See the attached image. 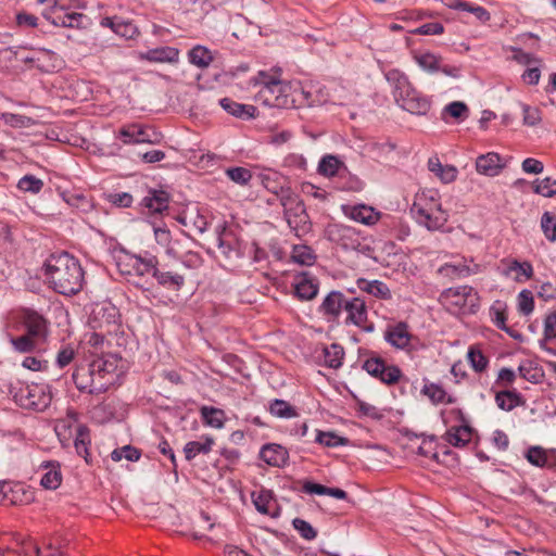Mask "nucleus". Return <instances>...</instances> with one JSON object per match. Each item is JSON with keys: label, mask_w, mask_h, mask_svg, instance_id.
Instances as JSON below:
<instances>
[{"label": "nucleus", "mask_w": 556, "mask_h": 556, "mask_svg": "<svg viewBox=\"0 0 556 556\" xmlns=\"http://www.w3.org/2000/svg\"><path fill=\"white\" fill-rule=\"evenodd\" d=\"M50 288L65 296L78 294L85 285V271L79 261L67 252L51 254L43 264Z\"/></svg>", "instance_id": "f257e3e1"}, {"label": "nucleus", "mask_w": 556, "mask_h": 556, "mask_svg": "<svg viewBox=\"0 0 556 556\" xmlns=\"http://www.w3.org/2000/svg\"><path fill=\"white\" fill-rule=\"evenodd\" d=\"M386 78L393 87V97L395 102L405 111L426 115L431 108V100L422 92L417 90L408 80L407 76L397 70H391L386 74Z\"/></svg>", "instance_id": "f03ea898"}, {"label": "nucleus", "mask_w": 556, "mask_h": 556, "mask_svg": "<svg viewBox=\"0 0 556 556\" xmlns=\"http://www.w3.org/2000/svg\"><path fill=\"white\" fill-rule=\"evenodd\" d=\"M3 388L13 401L24 409L45 410L51 403L49 386L41 383H24L20 380L3 381Z\"/></svg>", "instance_id": "7ed1b4c3"}, {"label": "nucleus", "mask_w": 556, "mask_h": 556, "mask_svg": "<svg viewBox=\"0 0 556 556\" xmlns=\"http://www.w3.org/2000/svg\"><path fill=\"white\" fill-rule=\"evenodd\" d=\"M439 300L454 315L476 314L480 307V296L470 286L447 288L441 292Z\"/></svg>", "instance_id": "20e7f679"}, {"label": "nucleus", "mask_w": 556, "mask_h": 556, "mask_svg": "<svg viewBox=\"0 0 556 556\" xmlns=\"http://www.w3.org/2000/svg\"><path fill=\"white\" fill-rule=\"evenodd\" d=\"M280 205L283 207L285 219L295 236L301 237L311 231L312 223L309 216L303 200L296 192L285 194Z\"/></svg>", "instance_id": "39448f33"}, {"label": "nucleus", "mask_w": 556, "mask_h": 556, "mask_svg": "<svg viewBox=\"0 0 556 556\" xmlns=\"http://www.w3.org/2000/svg\"><path fill=\"white\" fill-rule=\"evenodd\" d=\"M365 355L367 357L362 364V369L381 383L390 387L404 378L399 366L388 364L377 352L366 351Z\"/></svg>", "instance_id": "423d86ee"}, {"label": "nucleus", "mask_w": 556, "mask_h": 556, "mask_svg": "<svg viewBox=\"0 0 556 556\" xmlns=\"http://www.w3.org/2000/svg\"><path fill=\"white\" fill-rule=\"evenodd\" d=\"M116 138L124 144H157L162 141L163 135L152 126L131 123L121 127Z\"/></svg>", "instance_id": "0eeeda50"}, {"label": "nucleus", "mask_w": 556, "mask_h": 556, "mask_svg": "<svg viewBox=\"0 0 556 556\" xmlns=\"http://www.w3.org/2000/svg\"><path fill=\"white\" fill-rule=\"evenodd\" d=\"M17 327L28 337L46 342L49 336V321L38 312L24 308L16 317Z\"/></svg>", "instance_id": "6e6552de"}, {"label": "nucleus", "mask_w": 556, "mask_h": 556, "mask_svg": "<svg viewBox=\"0 0 556 556\" xmlns=\"http://www.w3.org/2000/svg\"><path fill=\"white\" fill-rule=\"evenodd\" d=\"M266 87H262L258 92L260 99L269 108H288L294 103V99H289L286 93L287 86L280 78L266 80Z\"/></svg>", "instance_id": "1a4fd4ad"}, {"label": "nucleus", "mask_w": 556, "mask_h": 556, "mask_svg": "<svg viewBox=\"0 0 556 556\" xmlns=\"http://www.w3.org/2000/svg\"><path fill=\"white\" fill-rule=\"evenodd\" d=\"M325 238L345 250H355L359 245L357 231L342 224H329L325 228Z\"/></svg>", "instance_id": "9d476101"}, {"label": "nucleus", "mask_w": 556, "mask_h": 556, "mask_svg": "<svg viewBox=\"0 0 556 556\" xmlns=\"http://www.w3.org/2000/svg\"><path fill=\"white\" fill-rule=\"evenodd\" d=\"M346 312L345 325H355L366 332H372L375 325L367 323V307L365 301L358 296L348 299L343 308Z\"/></svg>", "instance_id": "9b49d317"}, {"label": "nucleus", "mask_w": 556, "mask_h": 556, "mask_svg": "<svg viewBox=\"0 0 556 556\" xmlns=\"http://www.w3.org/2000/svg\"><path fill=\"white\" fill-rule=\"evenodd\" d=\"M43 17L52 25L65 28H84V22L87 16L83 13L67 12L63 7L55 3L49 12L43 13Z\"/></svg>", "instance_id": "f8f14e48"}, {"label": "nucleus", "mask_w": 556, "mask_h": 556, "mask_svg": "<svg viewBox=\"0 0 556 556\" xmlns=\"http://www.w3.org/2000/svg\"><path fill=\"white\" fill-rule=\"evenodd\" d=\"M73 381L76 386V388L80 392H87L89 394H101L104 393L109 389L108 383H103L98 380L97 375H91L89 372V367H77L73 375H72Z\"/></svg>", "instance_id": "ddd939ff"}, {"label": "nucleus", "mask_w": 556, "mask_h": 556, "mask_svg": "<svg viewBox=\"0 0 556 556\" xmlns=\"http://www.w3.org/2000/svg\"><path fill=\"white\" fill-rule=\"evenodd\" d=\"M153 279L159 287L174 292L180 291L186 285L185 274L172 269L167 264H159Z\"/></svg>", "instance_id": "4468645a"}, {"label": "nucleus", "mask_w": 556, "mask_h": 556, "mask_svg": "<svg viewBox=\"0 0 556 556\" xmlns=\"http://www.w3.org/2000/svg\"><path fill=\"white\" fill-rule=\"evenodd\" d=\"M412 212L416 214L417 222L430 231L442 229L448 218L444 210L435 211L428 206L412 208Z\"/></svg>", "instance_id": "2eb2a0df"}, {"label": "nucleus", "mask_w": 556, "mask_h": 556, "mask_svg": "<svg viewBox=\"0 0 556 556\" xmlns=\"http://www.w3.org/2000/svg\"><path fill=\"white\" fill-rule=\"evenodd\" d=\"M262 186L271 192L278 199L279 203L282 202V197L288 192H294L290 186L287 185L286 178L278 172L268 170L260 174Z\"/></svg>", "instance_id": "dca6fc26"}, {"label": "nucleus", "mask_w": 556, "mask_h": 556, "mask_svg": "<svg viewBox=\"0 0 556 556\" xmlns=\"http://www.w3.org/2000/svg\"><path fill=\"white\" fill-rule=\"evenodd\" d=\"M100 25L111 28L113 33L125 39H132L139 34L138 27L132 21L116 15L101 18Z\"/></svg>", "instance_id": "f3484780"}, {"label": "nucleus", "mask_w": 556, "mask_h": 556, "mask_svg": "<svg viewBox=\"0 0 556 556\" xmlns=\"http://www.w3.org/2000/svg\"><path fill=\"white\" fill-rule=\"evenodd\" d=\"M260 457L269 466L282 468L288 464L289 453L280 444L267 443L261 448Z\"/></svg>", "instance_id": "a211bd4d"}, {"label": "nucleus", "mask_w": 556, "mask_h": 556, "mask_svg": "<svg viewBox=\"0 0 556 556\" xmlns=\"http://www.w3.org/2000/svg\"><path fill=\"white\" fill-rule=\"evenodd\" d=\"M294 290L300 300H312L318 293V281L309 273L302 271L295 277Z\"/></svg>", "instance_id": "6ab92c4d"}, {"label": "nucleus", "mask_w": 556, "mask_h": 556, "mask_svg": "<svg viewBox=\"0 0 556 556\" xmlns=\"http://www.w3.org/2000/svg\"><path fill=\"white\" fill-rule=\"evenodd\" d=\"M504 166L500 154L495 152L479 155L476 160L477 172L489 177L497 176Z\"/></svg>", "instance_id": "aec40b11"}, {"label": "nucleus", "mask_w": 556, "mask_h": 556, "mask_svg": "<svg viewBox=\"0 0 556 556\" xmlns=\"http://www.w3.org/2000/svg\"><path fill=\"white\" fill-rule=\"evenodd\" d=\"M218 248L228 258H239L243 255L240 250V243L233 238L231 232H227L225 226L216 228Z\"/></svg>", "instance_id": "412c9836"}, {"label": "nucleus", "mask_w": 556, "mask_h": 556, "mask_svg": "<svg viewBox=\"0 0 556 556\" xmlns=\"http://www.w3.org/2000/svg\"><path fill=\"white\" fill-rule=\"evenodd\" d=\"M170 195L164 190L150 189L141 200V205L151 213L162 214L168 210Z\"/></svg>", "instance_id": "4be33fe9"}, {"label": "nucleus", "mask_w": 556, "mask_h": 556, "mask_svg": "<svg viewBox=\"0 0 556 556\" xmlns=\"http://www.w3.org/2000/svg\"><path fill=\"white\" fill-rule=\"evenodd\" d=\"M131 260V266L138 276L150 275L152 278H154L155 271L160 264L155 255L146 251L143 253L132 255Z\"/></svg>", "instance_id": "5701e85b"}, {"label": "nucleus", "mask_w": 556, "mask_h": 556, "mask_svg": "<svg viewBox=\"0 0 556 556\" xmlns=\"http://www.w3.org/2000/svg\"><path fill=\"white\" fill-rule=\"evenodd\" d=\"M348 298L340 291H331L324 299L319 311L328 317L337 319L344 308Z\"/></svg>", "instance_id": "b1692460"}, {"label": "nucleus", "mask_w": 556, "mask_h": 556, "mask_svg": "<svg viewBox=\"0 0 556 556\" xmlns=\"http://www.w3.org/2000/svg\"><path fill=\"white\" fill-rule=\"evenodd\" d=\"M220 106L229 114L243 121L252 119L257 114V108L251 104L238 103L230 98L219 100Z\"/></svg>", "instance_id": "393cba45"}, {"label": "nucleus", "mask_w": 556, "mask_h": 556, "mask_svg": "<svg viewBox=\"0 0 556 556\" xmlns=\"http://www.w3.org/2000/svg\"><path fill=\"white\" fill-rule=\"evenodd\" d=\"M343 211L351 219L364 225H374L379 219V213H376L371 206L365 204L343 206Z\"/></svg>", "instance_id": "a878e982"}, {"label": "nucleus", "mask_w": 556, "mask_h": 556, "mask_svg": "<svg viewBox=\"0 0 556 556\" xmlns=\"http://www.w3.org/2000/svg\"><path fill=\"white\" fill-rule=\"evenodd\" d=\"M495 403L500 409L510 412L517 406L525 405L526 400L516 389L501 390L495 393Z\"/></svg>", "instance_id": "bb28decb"}, {"label": "nucleus", "mask_w": 556, "mask_h": 556, "mask_svg": "<svg viewBox=\"0 0 556 556\" xmlns=\"http://www.w3.org/2000/svg\"><path fill=\"white\" fill-rule=\"evenodd\" d=\"M94 314L100 319L98 327L101 329L106 327L108 332L115 331L121 324V314L112 304L101 306Z\"/></svg>", "instance_id": "cd10ccee"}, {"label": "nucleus", "mask_w": 556, "mask_h": 556, "mask_svg": "<svg viewBox=\"0 0 556 556\" xmlns=\"http://www.w3.org/2000/svg\"><path fill=\"white\" fill-rule=\"evenodd\" d=\"M472 433L473 429L468 425L454 426L446 431L444 439L455 447H464L471 441Z\"/></svg>", "instance_id": "c85d7f7f"}, {"label": "nucleus", "mask_w": 556, "mask_h": 556, "mask_svg": "<svg viewBox=\"0 0 556 556\" xmlns=\"http://www.w3.org/2000/svg\"><path fill=\"white\" fill-rule=\"evenodd\" d=\"M503 263L507 264L503 275L509 276L513 271H516L517 276L514 278L516 282H523L531 279L533 276V266L529 261L519 262L516 258H511L507 261L504 260Z\"/></svg>", "instance_id": "c756f323"}, {"label": "nucleus", "mask_w": 556, "mask_h": 556, "mask_svg": "<svg viewBox=\"0 0 556 556\" xmlns=\"http://www.w3.org/2000/svg\"><path fill=\"white\" fill-rule=\"evenodd\" d=\"M409 333L405 323H399L394 327L389 328L384 333V340L392 346L405 349L409 343Z\"/></svg>", "instance_id": "7c9ffc66"}, {"label": "nucleus", "mask_w": 556, "mask_h": 556, "mask_svg": "<svg viewBox=\"0 0 556 556\" xmlns=\"http://www.w3.org/2000/svg\"><path fill=\"white\" fill-rule=\"evenodd\" d=\"M179 51L177 48L165 46L148 50L142 58L150 62L174 63L178 61Z\"/></svg>", "instance_id": "2f4dec72"}, {"label": "nucleus", "mask_w": 556, "mask_h": 556, "mask_svg": "<svg viewBox=\"0 0 556 556\" xmlns=\"http://www.w3.org/2000/svg\"><path fill=\"white\" fill-rule=\"evenodd\" d=\"M343 172H348V168L336 155L328 154L323 156L319 161L318 173L325 177L341 176Z\"/></svg>", "instance_id": "473e14b6"}, {"label": "nucleus", "mask_w": 556, "mask_h": 556, "mask_svg": "<svg viewBox=\"0 0 556 556\" xmlns=\"http://www.w3.org/2000/svg\"><path fill=\"white\" fill-rule=\"evenodd\" d=\"M428 169L444 184L453 182L457 178V169L453 165H443L439 157L428 160Z\"/></svg>", "instance_id": "72a5a7b5"}, {"label": "nucleus", "mask_w": 556, "mask_h": 556, "mask_svg": "<svg viewBox=\"0 0 556 556\" xmlns=\"http://www.w3.org/2000/svg\"><path fill=\"white\" fill-rule=\"evenodd\" d=\"M302 492L316 495H329L338 500H348V493L339 488H329L309 480H305Z\"/></svg>", "instance_id": "f704fd0d"}, {"label": "nucleus", "mask_w": 556, "mask_h": 556, "mask_svg": "<svg viewBox=\"0 0 556 556\" xmlns=\"http://www.w3.org/2000/svg\"><path fill=\"white\" fill-rule=\"evenodd\" d=\"M357 287L367 292L370 295H374L377 299L388 300L391 299V291L389 287L380 281V280H366L361 278L357 280Z\"/></svg>", "instance_id": "c9c22d12"}, {"label": "nucleus", "mask_w": 556, "mask_h": 556, "mask_svg": "<svg viewBox=\"0 0 556 556\" xmlns=\"http://www.w3.org/2000/svg\"><path fill=\"white\" fill-rule=\"evenodd\" d=\"M9 341L13 350L21 354L33 353L38 349L40 344L43 343L36 338L28 337L26 333L17 337L10 336Z\"/></svg>", "instance_id": "e433bc0d"}, {"label": "nucleus", "mask_w": 556, "mask_h": 556, "mask_svg": "<svg viewBox=\"0 0 556 556\" xmlns=\"http://www.w3.org/2000/svg\"><path fill=\"white\" fill-rule=\"evenodd\" d=\"M446 277L450 278H465L479 271V265L475 264L472 267L465 263L445 264L439 270Z\"/></svg>", "instance_id": "4c0bfd02"}, {"label": "nucleus", "mask_w": 556, "mask_h": 556, "mask_svg": "<svg viewBox=\"0 0 556 556\" xmlns=\"http://www.w3.org/2000/svg\"><path fill=\"white\" fill-rule=\"evenodd\" d=\"M188 60L192 65L203 70L210 66L214 58L210 49L198 45L188 52Z\"/></svg>", "instance_id": "58836bf2"}, {"label": "nucleus", "mask_w": 556, "mask_h": 556, "mask_svg": "<svg viewBox=\"0 0 556 556\" xmlns=\"http://www.w3.org/2000/svg\"><path fill=\"white\" fill-rule=\"evenodd\" d=\"M518 371L521 378L534 384L542 382L544 378L543 368L532 361L522 362Z\"/></svg>", "instance_id": "ea45409f"}, {"label": "nucleus", "mask_w": 556, "mask_h": 556, "mask_svg": "<svg viewBox=\"0 0 556 556\" xmlns=\"http://www.w3.org/2000/svg\"><path fill=\"white\" fill-rule=\"evenodd\" d=\"M274 501L273 491L262 489L257 494L252 493V502L256 510L263 515L275 517L277 514L271 511V504Z\"/></svg>", "instance_id": "a19ab883"}, {"label": "nucleus", "mask_w": 556, "mask_h": 556, "mask_svg": "<svg viewBox=\"0 0 556 556\" xmlns=\"http://www.w3.org/2000/svg\"><path fill=\"white\" fill-rule=\"evenodd\" d=\"M422 206H428L434 208L435 211H442V205L440 203V194L435 189L424 190L416 195V200L412 206V208H418Z\"/></svg>", "instance_id": "79ce46f5"}, {"label": "nucleus", "mask_w": 556, "mask_h": 556, "mask_svg": "<svg viewBox=\"0 0 556 556\" xmlns=\"http://www.w3.org/2000/svg\"><path fill=\"white\" fill-rule=\"evenodd\" d=\"M448 8L457 11L469 12L482 23L488 22L491 17L486 9L465 0H454L451 4H448Z\"/></svg>", "instance_id": "37998d69"}, {"label": "nucleus", "mask_w": 556, "mask_h": 556, "mask_svg": "<svg viewBox=\"0 0 556 556\" xmlns=\"http://www.w3.org/2000/svg\"><path fill=\"white\" fill-rule=\"evenodd\" d=\"M202 420L205 425L220 429L225 424V412L213 406H202L200 409Z\"/></svg>", "instance_id": "c03bdc74"}, {"label": "nucleus", "mask_w": 556, "mask_h": 556, "mask_svg": "<svg viewBox=\"0 0 556 556\" xmlns=\"http://www.w3.org/2000/svg\"><path fill=\"white\" fill-rule=\"evenodd\" d=\"M214 445V439L210 435L205 437L204 442L190 441L184 447L187 460H192L198 454H207Z\"/></svg>", "instance_id": "a18cd8bd"}, {"label": "nucleus", "mask_w": 556, "mask_h": 556, "mask_svg": "<svg viewBox=\"0 0 556 556\" xmlns=\"http://www.w3.org/2000/svg\"><path fill=\"white\" fill-rule=\"evenodd\" d=\"M269 413L278 418H294L298 417V410L294 406L289 404L285 400L275 399L269 402L268 406Z\"/></svg>", "instance_id": "49530a36"}, {"label": "nucleus", "mask_w": 556, "mask_h": 556, "mask_svg": "<svg viewBox=\"0 0 556 556\" xmlns=\"http://www.w3.org/2000/svg\"><path fill=\"white\" fill-rule=\"evenodd\" d=\"M344 357V349L338 343H332L324 349L325 365L332 369H338L342 366Z\"/></svg>", "instance_id": "de8ad7c7"}, {"label": "nucleus", "mask_w": 556, "mask_h": 556, "mask_svg": "<svg viewBox=\"0 0 556 556\" xmlns=\"http://www.w3.org/2000/svg\"><path fill=\"white\" fill-rule=\"evenodd\" d=\"M117 368V358H98L92 361L89 365V372L93 376L97 375L98 378H102V374H112Z\"/></svg>", "instance_id": "09e8293b"}, {"label": "nucleus", "mask_w": 556, "mask_h": 556, "mask_svg": "<svg viewBox=\"0 0 556 556\" xmlns=\"http://www.w3.org/2000/svg\"><path fill=\"white\" fill-rule=\"evenodd\" d=\"M291 258L300 265L311 266L315 263L316 255L311 247L300 244L293 247Z\"/></svg>", "instance_id": "8fccbe9b"}, {"label": "nucleus", "mask_w": 556, "mask_h": 556, "mask_svg": "<svg viewBox=\"0 0 556 556\" xmlns=\"http://www.w3.org/2000/svg\"><path fill=\"white\" fill-rule=\"evenodd\" d=\"M90 444L89 429L85 425H79L76 429V437L74 440V446L79 456H83L87 460L88 445Z\"/></svg>", "instance_id": "3c124183"}, {"label": "nucleus", "mask_w": 556, "mask_h": 556, "mask_svg": "<svg viewBox=\"0 0 556 556\" xmlns=\"http://www.w3.org/2000/svg\"><path fill=\"white\" fill-rule=\"evenodd\" d=\"M421 392H422V394L427 395L430 399V401L434 404H439V403L452 404V403H454V399H452L451 396H447L445 390L439 384H435V383L425 384Z\"/></svg>", "instance_id": "603ef678"}, {"label": "nucleus", "mask_w": 556, "mask_h": 556, "mask_svg": "<svg viewBox=\"0 0 556 556\" xmlns=\"http://www.w3.org/2000/svg\"><path fill=\"white\" fill-rule=\"evenodd\" d=\"M153 231H154V237H155V241L159 245L165 248V252L167 255H175L177 254V249L173 245H175V243H172V233L169 231V229L167 227H154L153 228Z\"/></svg>", "instance_id": "864d4df0"}, {"label": "nucleus", "mask_w": 556, "mask_h": 556, "mask_svg": "<svg viewBox=\"0 0 556 556\" xmlns=\"http://www.w3.org/2000/svg\"><path fill=\"white\" fill-rule=\"evenodd\" d=\"M315 442L325 445L327 447L345 446L349 444V439L340 437L334 432H324L317 430Z\"/></svg>", "instance_id": "5fc2aeb1"}, {"label": "nucleus", "mask_w": 556, "mask_h": 556, "mask_svg": "<svg viewBox=\"0 0 556 556\" xmlns=\"http://www.w3.org/2000/svg\"><path fill=\"white\" fill-rule=\"evenodd\" d=\"M533 192L541 194L545 198H553L556 195V179L545 177L542 180L536 179L532 184Z\"/></svg>", "instance_id": "6e6d98bb"}, {"label": "nucleus", "mask_w": 556, "mask_h": 556, "mask_svg": "<svg viewBox=\"0 0 556 556\" xmlns=\"http://www.w3.org/2000/svg\"><path fill=\"white\" fill-rule=\"evenodd\" d=\"M541 228L545 238L549 242L556 241V215L551 212H544L541 217Z\"/></svg>", "instance_id": "4d7b16f0"}, {"label": "nucleus", "mask_w": 556, "mask_h": 556, "mask_svg": "<svg viewBox=\"0 0 556 556\" xmlns=\"http://www.w3.org/2000/svg\"><path fill=\"white\" fill-rule=\"evenodd\" d=\"M490 316L493 321V324L501 330L505 329L506 320H507V313H506V304L496 301L493 303V305L490 308Z\"/></svg>", "instance_id": "13d9d810"}, {"label": "nucleus", "mask_w": 556, "mask_h": 556, "mask_svg": "<svg viewBox=\"0 0 556 556\" xmlns=\"http://www.w3.org/2000/svg\"><path fill=\"white\" fill-rule=\"evenodd\" d=\"M468 362L477 372H482L489 365L488 357L477 348L471 346L467 353Z\"/></svg>", "instance_id": "bf43d9fd"}, {"label": "nucleus", "mask_w": 556, "mask_h": 556, "mask_svg": "<svg viewBox=\"0 0 556 556\" xmlns=\"http://www.w3.org/2000/svg\"><path fill=\"white\" fill-rule=\"evenodd\" d=\"M17 188L24 192L37 194L42 190L43 181L34 175H25L18 180Z\"/></svg>", "instance_id": "052dcab7"}, {"label": "nucleus", "mask_w": 556, "mask_h": 556, "mask_svg": "<svg viewBox=\"0 0 556 556\" xmlns=\"http://www.w3.org/2000/svg\"><path fill=\"white\" fill-rule=\"evenodd\" d=\"M188 269H198L203 265V257L200 253L187 249L176 258Z\"/></svg>", "instance_id": "680f3d73"}, {"label": "nucleus", "mask_w": 556, "mask_h": 556, "mask_svg": "<svg viewBox=\"0 0 556 556\" xmlns=\"http://www.w3.org/2000/svg\"><path fill=\"white\" fill-rule=\"evenodd\" d=\"M518 301V312L521 315L528 316L530 315L534 309V299L533 294L530 290H522L519 292L517 296Z\"/></svg>", "instance_id": "e2e57ef3"}, {"label": "nucleus", "mask_w": 556, "mask_h": 556, "mask_svg": "<svg viewBox=\"0 0 556 556\" xmlns=\"http://www.w3.org/2000/svg\"><path fill=\"white\" fill-rule=\"evenodd\" d=\"M527 460L536 467H544L547 464V455L543 447L541 446H531L528 448L526 453Z\"/></svg>", "instance_id": "0e129e2a"}, {"label": "nucleus", "mask_w": 556, "mask_h": 556, "mask_svg": "<svg viewBox=\"0 0 556 556\" xmlns=\"http://www.w3.org/2000/svg\"><path fill=\"white\" fill-rule=\"evenodd\" d=\"M62 482V475L59 468H51L48 470L40 480V484L48 490H55Z\"/></svg>", "instance_id": "69168bd1"}, {"label": "nucleus", "mask_w": 556, "mask_h": 556, "mask_svg": "<svg viewBox=\"0 0 556 556\" xmlns=\"http://www.w3.org/2000/svg\"><path fill=\"white\" fill-rule=\"evenodd\" d=\"M25 554L27 556H63L62 551L52 544H49L45 547H39L35 544H31L25 549Z\"/></svg>", "instance_id": "338daca9"}, {"label": "nucleus", "mask_w": 556, "mask_h": 556, "mask_svg": "<svg viewBox=\"0 0 556 556\" xmlns=\"http://www.w3.org/2000/svg\"><path fill=\"white\" fill-rule=\"evenodd\" d=\"M227 176L236 184L245 186L252 178L250 169L245 167H231L226 170Z\"/></svg>", "instance_id": "774afa93"}]
</instances>
